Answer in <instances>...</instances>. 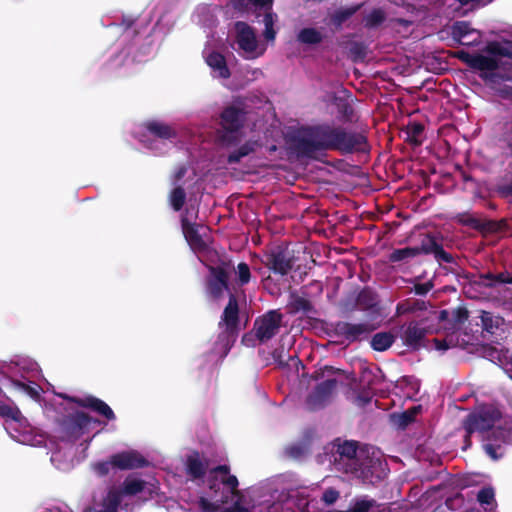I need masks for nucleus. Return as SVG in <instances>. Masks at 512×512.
I'll return each instance as SVG.
<instances>
[{"instance_id":"nucleus-1","label":"nucleus","mask_w":512,"mask_h":512,"mask_svg":"<svg viewBox=\"0 0 512 512\" xmlns=\"http://www.w3.org/2000/svg\"><path fill=\"white\" fill-rule=\"evenodd\" d=\"M461 59L488 82L512 79V41H494L481 53H461Z\"/></svg>"},{"instance_id":"nucleus-2","label":"nucleus","mask_w":512,"mask_h":512,"mask_svg":"<svg viewBox=\"0 0 512 512\" xmlns=\"http://www.w3.org/2000/svg\"><path fill=\"white\" fill-rule=\"evenodd\" d=\"M208 486L213 492L211 500L207 497H200L199 505L205 512H215L223 504L228 502L229 498L235 500L233 506L226 508L223 512H252L251 509L243 507L241 501L243 495L237 489L238 480L234 475H228V467L218 466L209 471L207 475Z\"/></svg>"},{"instance_id":"nucleus-3","label":"nucleus","mask_w":512,"mask_h":512,"mask_svg":"<svg viewBox=\"0 0 512 512\" xmlns=\"http://www.w3.org/2000/svg\"><path fill=\"white\" fill-rule=\"evenodd\" d=\"M500 418V412L493 406H484L471 413L465 421V429L468 434L473 432L484 433L490 429L492 431L491 440L493 442L484 444L485 452L493 459L497 460L502 456L500 443H510L512 441V432L510 427L495 426Z\"/></svg>"},{"instance_id":"nucleus-4","label":"nucleus","mask_w":512,"mask_h":512,"mask_svg":"<svg viewBox=\"0 0 512 512\" xmlns=\"http://www.w3.org/2000/svg\"><path fill=\"white\" fill-rule=\"evenodd\" d=\"M0 416L5 418V429L15 441L30 446H40L45 443L44 435L31 427L16 406L0 405Z\"/></svg>"},{"instance_id":"nucleus-5","label":"nucleus","mask_w":512,"mask_h":512,"mask_svg":"<svg viewBox=\"0 0 512 512\" xmlns=\"http://www.w3.org/2000/svg\"><path fill=\"white\" fill-rule=\"evenodd\" d=\"M235 43L239 53L246 59H256L264 54L266 45L261 44L252 27L244 22H237L234 26Z\"/></svg>"},{"instance_id":"nucleus-6","label":"nucleus","mask_w":512,"mask_h":512,"mask_svg":"<svg viewBox=\"0 0 512 512\" xmlns=\"http://www.w3.org/2000/svg\"><path fill=\"white\" fill-rule=\"evenodd\" d=\"M145 127L150 138L148 140L140 138L139 140L155 152H161L162 146L166 145V142L175 136V130L162 121H149Z\"/></svg>"},{"instance_id":"nucleus-7","label":"nucleus","mask_w":512,"mask_h":512,"mask_svg":"<svg viewBox=\"0 0 512 512\" xmlns=\"http://www.w3.org/2000/svg\"><path fill=\"white\" fill-rule=\"evenodd\" d=\"M197 209L191 206L186 210L181 218L182 231L186 241L191 249L195 252H200L205 249L206 241L202 238L200 230H205L203 226L195 225L192 220L197 217Z\"/></svg>"},{"instance_id":"nucleus-8","label":"nucleus","mask_w":512,"mask_h":512,"mask_svg":"<svg viewBox=\"0 0 512 512\" xmlns=\"http://www.w3.org/2000/svg\"><path fill=\"white\" fill-rule=\"evenodd\" d=\"M333 129L329 127H316L310 129L303 141V150L312 154L316 150L331 149L333 146Z\"/></svg>"},{"instance_id":"nucleus-9","label":"nucleus","mask_w":512,"mask_h":512,"mask_svg":"<svg viewBox=\"0 0 512 512\" xmlns=\"http://www.w3.org/2000/svg\"><path fill=\"white\" fill-rule=\"evenodd\" d=\"M99 424L98 420L91 418L83 411H77L74 415L69 417L66 427L75 438H78L95 430Z\"/></svg>"},{"instance_id":"nucleus-10","label":"nucleus","mask_w":512,"mask_h":512,"mask_svg":"<svg viewBox=\"0 0 512 512\" xmlns=\"http://www.w3.org/2000/svg\"><path fill=\"white\" fill-rule=\"evenodd\" d=\"M281 323V315L276 311H270L255 322V333L259 340L267 341L278 331Z\"/></svg>"},{"instance_id":"nucleus-11","label":"nucleus","mask_w":512,"mask_h":512,"mask_svg":"<svg viewBox=\"0 0 512 512\" xmlns=\"http://www.w3.org/2000/svg\"><path fill=\"white\" fill-rule=\"evenodd\" d=\"M203 57L214 78L227 79L230 77V71L222 54L213 50L210 46H206L203 50Z\"/></svg>"},{"instance_id":"nucleus-12","label":"nucleus","mask_w":512,"mask_h":512,"mask_svg":"<svg viewBox=\"0 0 512 512\" xmlns=\"http://www.w3.org/2000/svg\"><path fill=\"white\" fill-rule=\"evenodd\" d=\"M333 136L332 148L346 152L360 149L365 142V138L361 134L349 133L340 129H333Z\"/></svg>"},{"instance_id":"nucleus-13","label":"nucleus","mask_w":512,"mask_h":512,"mask_svg":"<svg viewBox=\"0 0 512 512\" xmlns=\"http://www.w3.org/2000/svg\"><path fill=\"white\" fill-rule=\"evenodd\" d=\"M113 467L121 470L135 469L147 465L146 459L137 451H125L112 456Z\"/></svg>"},{"instance_id":"nucleus-14","label":"nucleus","mask_w":512,"mask_h":512,"mask_svg":"<svg viewBox=\"0 0 512 512\" xmlns=\"http://www.w3.org/2000/svg\"><path fill=\"white\" fill-rule=\"evenodd\" d=\"M336 387L335 379H327L320 383L315 391L308 398V405L311 409L322 406L331 396Z\"/></svg>"},{"instance_id":"nucleus-15","label":"nucleus","mask_w":512,"mask_h":512,"mask_svg":"<svg viewBox=\"0 0 512 512\" xmlns=\"http://www.w3.org/2000/svg\"><path fill=\"white\" fill-rule=\"evenodd\" d=\"M59 396L64 399H68L70 401L77 402L82 407L91 408L92 410L96 411L97 413H99L100 415L104 416L107 419L114 418V413H113L112 409L105 402L101 401L100 399H97L92 396H86L83 399L70 398L64 394H60Z\"/></svg>"},{"instance_id":"nucleus-16","label":"nucleus","mask_w":512,"mask_h":512,"mask_svg":"<svg viewBox=\"0 0 512 512\" xmlns=\"http://www.w3.org/2000/svg\"><path fill=\"white\" fill-rule=\"evenodd\" d=\"M208 470V463L201 458L197 452L188 455L186 460V471L192 480L202 479Z\"/></svg>"},{"instance_id":"nucleus-17","label":"nucleus","mask_w":512,"mask_h":512,"mask_svg":"<svg viewBox=\"0 0 512 512\" xmlns=\"http://www.w3.org/2000/svg\"><path fill=\"white\" fill-rule=\"evenodd\" d=\"M243 111L235 106L227 107L221 114V125L228 132H235L243 121Z\"/></svg>"},{"instance_id":"nucleus-18","label":"nucleus","mask_w":512,"mask_h":512,"mask_svg":"<svg viewBox=\"0 0 512 512\" xmlns=\"http://www.w3.org/2000/svg\"><path fill=\"white\" fill-rule=\"evenodd\" d=\"M227 289V275L220 268H210L208 291L214 297L220 296Z\"/></svg>"},{"instance_id":"nucleus-19","label":"nucleus","mask_w":512,"mask_h":512,"mask_svg":"<svg viewBox=\"0 0 512 512\" xmlns=\"http://www.w3.org/2000/svg\"><path fill=\"white\" fill-rule=\"evenodd\" d=\"M336 448V453L339 455L340 460L347 459L350 466H355L359 459L356 443L353 441H344L333 445Z\"/></svg>"},{"instance_id":"nucleus-20","label":"nucleus","mask_w":512,"mask_h":512,"mask_svg":"<svg viewBox=\"0 0 512 512\" xmlns=\"http://www.w3.org/2000/svg\"><path fill=\"white\" fill-rule=\"evenodd\" d=\"M237 319H238V305H237V301H236L235 297L231 295L229 298L228 305L226 306V308L223 312V317H222V322L226 326L227 333L233 332V330L236 326V323H237Z\"/></svg>"},{"instance_id":"nucleus-21","label":"nucleus","mask_w":512,"mask_h":512,"mask_svg":"<svg viewBox=\"0 0 512 512\" xmlns=\"http://www.w3.org/2000/svg\"><path fill=\"white\" fill-rule=\"evenodd\" d=\"M273 0H231L233 8L239 12H249L253 8H268L272 6Z\"/></svg>"},{"instance_id":"nucleus-22","label":"nucleus","mask_w":512,"mask_h":512,"mask_svg":"<svg viewBox=\"0 0 512 512\" xmlns=\"http://www.w3.org/2000/svg\"><path fill=\"white\" fill-rule=\"evenodd\" d=\"M323 39V33L313 27L303 28L297 34V40L304 45H316Z\"/></svg>"},{"instance_id":"nucleus-23","label":"nucleus","mask_w":512,"mask_h":512,"mask_svg":"<svg viewBox=\"0 0 512 512\" xmlns=\"http://www.w3.org/2000/svg\"><path fill=\"white\" fill-rule=\"evenodd\" d=\"M424 336V332L416 324H410L404 330L402 339L410 347H417Z\"/></svg>"},{"instance_id":"nucleus-24","label":"nucleus","mask_w":512,"mask_h":512,"mask_svg":"<svg viewBox=\"0 0 512 512\" xmlns=\"http://www.w3.org/2000/svg\"><path fill=\"white\" fill-rule=\"evenodd\" d=\"M486 356L490 359V361L501 366L507 364L512 366V353H510L508 350H504L502 348H488L486 350Z\"/></svg>"},{"instance_id":"nucleus-25","label":"nucleus","mask_w":512,"mask_h":512,"mask_svg":"<svg viewBox=\"0 0 512 512\" xmlns=\"http://www.w3.org/2000/svg\"><path fill=\"white\" fill-rule=\"evenodd\" d=\"M394 342V337L390 333L381 332L373 336L371 346L376 351H385Z\"/></svg>"},{"instance_id":"nucleus-26","label":"nucleus","mask_w":512,"mask_h":512,"mask_svg":"<svg viewBox=\"0 0 512 512\" xmlns=\"http://www.w3.org/2000/svg\"><path fill=\"white\" fill-rule=\"evenodd\" d=\"M51 462L57 469L62 471L70 470L74 466L73 459H68L66 453L62 450H57L52 453Z\"/></svg>"},{"instance_id":"nucleus-27","label":"nucleus","mask_w":512,"mask_h":512,"mask_svg":"<svg viewBox=\"0 0 512 512\" xmlns=\"http://www.w3.org/2000/svg\"><path fill=\"white\" fill-rule=\"evenodd\" d=\"M424 132V126L417 122L409 123L406 127V139L415 144L419 145L422 142V135Z\"/></svg>"},{"instance_id":"nucleus-28","label":"nucleus","mask_w":512,"mask_h":512,"mask_svg":"<svg viewBox=\"0 0 512 512\" xmlns=\"http://www.w3.org/2000/svg\"><path fill=\"white\" fill-rule=\"evenodd\" d=\"M258 147L257 141H248L244 145H242L238 151L231 153L228 157L229 163H236L240 161L241 158L249 155L251 152H254Z\"/></svg>"},{"instance_id":"nucleus-29","label":"nucleus","mask_w":512,"mask_h":512,"mask_svg":"<svg viewBox=\"0 0 512 512\" xmlns=\"http://www.w3.org/2000/svg\"><path fill=\"white\" fill-rule=\"evenodd\" d=\"M264 37L267 41H274L276 37V31L273 26L277 22V15L271 11L267 12L264 16Z\"/></svg>"},{"instance_id":"nucleus-30","label":"nucleus","mask_w":512,"mask_h":512,"mask_svg":"<svg viewBox=\"0 0 512 512\" xmlns=\"http://www.w3.org/2000/svg\"><path fill=\"white\" fill-rule=\"evenodd\" d=\"M468 318V312L464 308H456L452 310L451 312L448 311H442L441 312V319H448L452 320L454 322V326L462 324L465 320Z\"/></svg>"},{"instance_id":"nucleus-31","label":"nucleus","mask_w":512,"mask_h":512,"mask_svg":"<svg viewBox=\"0 0 512 512\" xmlns=\"http://www.w3.org/2000/svg\"><path fill=\"white\" fill-rule=\"evenodd\" d=\"M12 385L15 389L29 395L33 399L39 398L40 387L33 382L25 383L21 381H13Z\"/></svg>"},{"instance_id":"nucleus-32","label":"nucleus","mask_w":512,"mask_h":512,"mask_svg":"<svg viewBox=\"0 0 512 512\" xmlns=\"http://www.w3.org/2000/svg\"><path fill=\"white\" fill-rule=\"evenodd\" d=\"M420 253L419 248L405 247L402 249L394 250L390 255V260L393 262L406 260L415 257Z\"/></svg>"},{"instance_id":"nucleus-33","label":"nucleus","mask_w":512,"mask_h":512,"mask_svg":"<svg viewBox=\"0 0 512 512\" xmlns=\"http://www.w3.org/2000/svg\"><path fill=\"white\" fill-rule=\"evenodd\" d=\"M170 204L175 211H179L185 201V192L180 186H175L169 196Z\"/></svg>"},{"instance_id":"nucleus-34","label":"nucleus","mask_w":512,"mask_h":512,"mask_svg":"<svg viewBox=\"0 0 512 512\" xmlns=\"http://www.w3.org/2000/svg\"><path fill=\"white\" fill-rule=\"evenodd\" d=\"M481 319L483 328L490 333H494V329L498 328L502 323L500 317L493 316L488 312H483Z\"/></svg>"},{"instance_id":"nucleus-35","label":"nucleus","mask_w":512,"mask_h":512,"mask_svg":"<svg viewBox=\"0 0 512 512\" xmlns=\"http://www.w3.org/2000/svg\"><path fill=\"white\" fill-rule=\"evenodd\" d=\"M271 265H272V269L281 275L287 274L289 272V270L291 269L290 261L286 260L281 255L274 256L273 260L271 262Z\"/></svg>"},{"instance_id":"nucleus-36","label":"nucleus","mask_w":512,"mask_h":512,"mask_svg":"<svg viewBox=\"0 0 512 512\" xmlns=\"http://www.w3.org/2000/svg\"><path fill=\"white\" fill-rule=\"evenodd\" d=\"M420 409L421 406H414L399 415H394L393 417L396 419L400 426L404 427L413 421L414 417L418 414Z\"/></svg>"},{"instance_id":"nucleus-37","label":"nucleus","mask_w":512,"mask_h":512,"mask_svg":"<svg viewBox=\"0 0 512 512\" xmlns=\"http://www.w3.org/2000/svg\"><path fill=\"white\" fill-rule=\"evenodd\" d=\"M474 28L470 26L468 22L465 21H459L455 22L451 27V35L454 40L459 39L463 34L469 33V31H472Z\"/></svg>"},{"instance_id":"nucleus-38","label":"nucleus","mask_w":512,"mask_h":512,"mask_svg":"<svg viewBox=\"0 0 512 512\" xmlns=\"http://www.w3.org/2000/svg\"><path fill=\"white\" fill-rule=\"evenodd\" d=\"M482 38V33L479 30L473 29L472 31H469L467 34H463L459 39L456 41L459 42L462 45H474L478 44Z\"/></svg>"},{"instance_id":"nucleus-39","label":"nucleus","mask_w":512,"mask_h":512,"mask_svg":"<svg viewBox=\"0 0 512 512\" xmlns=\"http://www.w3.org/2000/svg\"><path fill=\"white\" fill-rule=\"evenodd\" d=\"M384 18V12L380 9H375L366 16L365 25L369 27L377 26Z\"/></svg>"},{"instance_id":"nucleus-40","label":"nucleus","mask_w":512,"mask_h":512,"mask_svg":"<svg viewBox=\"0 0 512 512\" xmlns=\"http://www.w3.org/2000/svg\"><path fill=\"white\" fill-rule=\"evenodd\" d=\"M477 499L481 505H491L494 501V491L492 488L486 487L479 491Z\"/></svg>"},{"instance_id":"nucleus-41","label":"nucleus","mask_w":512,"mask_h":512,"mask_svg":"<svg viewBox=\"0 0 512 512\" xmlns=\"http://www.w3.org/2000/svg\"><path fill=\"white\" fill-rule=\"evenodd\" d=\"M236 274L241 285L247 284L250 281V269L247 264L239 263Z\"/></svg>"},{"instance_id":"nucleus-42","label":"nucleus","mask_w":512,"mask_h":512,"mask_svg":"<svg viewBox=\"0 0 512 512\" xmlns=\"http://www.w3.org/2000/svg\"><path fill=\"white\" fill-rule=\"evenodd\" d=\"M366 327L363 324H351L347 326L346 333L352 339H357L366 333Z\"/></svg>"},{"instance_id":"nucleus-43","label":"nucleus","mask_w":512,"mask_h":512,"mask_svg":"<svg viewBox=\"0 0 512 512\" xmlns=\"http://www.w3.org/2000/svg\"><path fill=\"white\" fill-rule=\"evenodd\" d=\"M354 9H341L333 15V23L335 25H341L346 19H348L353 13Z\"/></svg>"},{"instance_id":"nucleus-44","label":"nucleus","mask_w":512,"mask_h":512,"mask_svg":"<svg viewBox=\"0 0 512 512\" xmlns=\"http://www.w3.org/2000/svg\"><path fill=\"white\" fill-rule=\"evenodd\" d=\"M374 460L371 459L369 461V464H365L364 467H361V468H356L354 467L353 469H351V472L353 474H355L357 477H361V478H368L369 476V473H370V468L374 465Z\"/></svg>"},{"instance_id":"nucleus-45","label":"nucleus","mask_w":512,"mask_h":512,"mask_svg":"<svg viewBox=\"0 0 512 512\" xmlns=\"http://www.w3.org/2000/svg\"><path fill=\"white\" fill-rule=\"evenodd\" d=\"M339 497V492L333 488L324 491L322 499L326 504H333Z\"/></svg>"},{"instance_id":"nucleus-46","label":"nucleus","mask_w":512,"mask_h":512,"mask_svg":"<svg viewBox=\"0 0 512 512\" xmlns=\"http://www.w3.org/2000/svg\"><path fill=\"white\" fill-rule=\"evenodd\" d=\"M111 466H113L112 458L108 462H101L95 464L94 469L98 474L105 475L109 472Z\"/></svg>"},{"instance_id":"nucleus-47","label":"nucleus","mask_w":512,"mask_h":512,"mask_svg":"<svg viewBox=\"0 0 512 512\" xmlns=\"http://www.w3.org/2000/svg\"><path fill=\"white\" fill-rule=\"evenodd\" d=\"M433 345H434V348L438 351H446L447 349H449L451 347V341H447L446 339L444 340H439V339H434L433 340Z\"/></svg>"},{"instance_id":"nucleus-48","label":"nucleus","mask_w":512,"mask_h":512,"mask_svg":"<svg viewBox=\"0 0 512 512\" xmlns=\"http://www.w3.org/2000/svg\"><path fill=\"white\" fill-rule=\"evenodd\" d=\"M461 5H471L472 7L476 6H485L491 3L493 0H457Z\"/></svg>"},{"instance_id":"nucleus-49","label":"nucleus","mask_w":512,"mask_h":512,"mask_svg":"<svg viewBox=\"0 0 512 512\" xmlns=\"http://www.w3.org/2000/svg\"><path fill=\"white\" fill-rule=\"evenodd\" d=\"M211 13V8L209 6H199L196 10V17H198V21L199 22H202L204 25H206V21L205 20H202L200 17L201 15H210Z\"/></svg>"},{"instance_id":"nucleus-50","label":"nucleus","mask_w":512,"mask_h":512,"mask_svg":"<svg viewBox=\"0 0 512 512\" xmlns=\"http://www.w3.org/2000/svg\"><path fill=\"white\" fill-rule=\"evenodd\" d=\"M187 169L185 167L179 168L174 174V185H176L180 179L186 174Z\"/></svg>"},{"instance_id":"nucleus-51","label":"nucleus","mask_w":512,"mask_h":512,"mask_svg":"<svg viewBox=\"0 0 512 512\" xmlns=\"http://www.w3.org/2000/svg\"><path fill=\"white\" fill-rule=\"evenodd\" d=\"M415 289H416L417 294L424 295L431 289V285L430 284H421V285H417Z\"/></svg>"},{"instance_id":"nucleus-52","label":"nucleus","mask_w":512,"mask_h":512,"mask_svg":"<svg viewBox=\"0 0 512 512\" xmlns=\"http://www.w3.org/2000/svg\"><path fill=\"white\" fill-rule=\"evenodd\" d=\"M495 280L501 283H512V279L506 278L502 273L498 274Z\"/></svg>"},{"instance_id":"nucleus-53","label":"nucleus","mask_w":512,"mask_h":512,"mask_svg":"<svg viewBox=\"0 0 512 512\" xmlns=\"http://www.w3.org/2000/svg\"><path fill=\"white\" fill-rule=\"evenodd\" d=\"M251 75H252L251 79L256 80L263 75V72L260 69H252Z\"/></svg>"},{"instance_id":"nucleus-54","label":"nucleus","mask_w":512,"mask_h":512,"mask_svg":"<svg viewBox=\"0 0 512 512\" xmlns=\"http://www.w3.org/2000/svg\"><path fill=\"white\" fill-rule=\"evenodd\" d=\"M397 310L399 313H402L403 311H405L403 305H398Z\"/></svg>"},{"instance_id":"nucleus-55","label":"nucleus","mask_w":512,"mask_h":512,"mask_svg":"<svg viewBox=\"0 0 512 512\" xmlns=\"http://www.w3.org/2000/svg\"><path fill=\"white\" fill-rule=\"evenodd\" d=\"M485 278H486L487 280H494V277H493L492 275H487Z\"/></svg>"},{"instance_id":"nucleus-56","label":"nucleus","mask_w":512,"mask_h":512,"mask_svg":"<svg viewBox=\"0 0 512 512\" xmlns=\"http://www.w3.org/2000/svg\"><path fill=\"white\" fill-rule=\"evenodd\" d=\"M508 33L512 37V27L509 29Z\"/></svg>"}]
</instances>
